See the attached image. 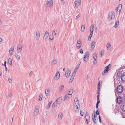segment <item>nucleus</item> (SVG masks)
Returning <instances> with one entry per match:
<instances>
[{
	"label": "nucleus",
	"mask_w": 125,
	"mask_h": 125,
	"mask_svg": "<svg viewBox=\"0 0 125 125\" xmlns=\"http://www.w3.org/2000/svg\"><path fill=\"white\" fill-rule=\"evenodd\" d=\"M107 49L108 50H110L111 49V45L109 43H108L106 45Z\"/></svg>",
	"instance_id": "7c9ffc66"
},
{
	"label": "nucleus",
	"mask_w": 125,
	"mask_h": 125,
	"mask_svg": "<svg viewBox=\"0 0 125 125\" xmlns=\"http://www.w3.org/2000/svg\"><path fill=\"white\" fill-rule=\"evenodd\" d=\"M49 39H53L54 38H56V37H54L52 35H51L49 36Z\"/></svg>",
	"instance_id": "49530a36"
},
{
	"label": "nucleus",
	"mask_w": 125,
	"mask_h": 125,
	"mask_svg": "<svg viewBox=\"0 0 125 125\" xmlns=\"http://www.w3.org/2000/svg\"><path fill=\"white\" fill-rule=\"evenodd\" d=\"M42 94H40L39 96V101H41L42 99Z\"/></svg>",
	"instance_id": "a19ab883"
},
{
	"label": "nucleus",
	"mask_w": 125,
	"mask_h": 125,
	"mask_svg": "<svg viewBox=\"0 0 125 125\" xmlns=\"http://www.w3.org/2000/svg\"><path fill=\"white\" fill-rule=\"evenodd\" d=\"M95 43L94 41L92 42L91 44V50H93L95 46Z\"/></svg>",
	"instance_id": "5701e85b"
},
{
	"label": "nucleus",
	"mask_w": 125,
	"mask_h": 125,
	"mask_svg": "<svg viewBox=\"0 0 125 125\" xmlns=\"http://www.w3.org/2000/svg\"><path fill=\"white\" fill-rule=\"evenodd\" d=\"M108 16V19L109 21L111 22V25L115 28H117L119 25V21L118 20L116 21V18L115 12L113 11L109 12Z\"/></svg>",
	"instance_id": "f257e3e1"
},
{
	"label": "nucleus",
	"mask_w": 125,
	"mask_h": 125,
	"mask_svg": "<svg viewBox=\"0 0 125 125\" xmlns=\"http://www.w3.org/2000/svg\"><path fill=\"white\" fill-rule=\"evenodd\" d=\"M123 99L121 97H118L117 99V101L118 103L120 104L122 102Z\"/></svg>",
	"instance_id": "aec40b11"
},
{
	"label": "nucleus",
	"mask_w": 125,
	"mask_h": 125,
	"mask_svg": "<svg viewBox=\"0 0 125 125\" xmlns=\"http://www.w3.org/2000/svg\"><path fill=\"white\" fill-rule=\"evenodd\" d=\"M85 28V25L84 24H82V27L81 28V30L82 32H83L84 31Z\"/></svg>",
	"instance_id": "2f4dec72"
},
{
	"label": "nucleus",
	"mask_w": 125,
	"mask_h": 125,
	"mask_svg": "<svg viewBox=\"0 0 125 125\" xmlns=\"http://www.w3.org/2000/svg\"><path fill=\"white\" fill-rule=\"evenodd\" d=\"M3 41L2 40H0V43H3Z\"/></svg>",
	"instance_id": "e2e57ef3"
},
{
	"label": "nucleus",
	"mask_w": 125,
	"mask_h": 125,
	"mask_svg": "<svg viewBox=\"0 0 125 125\" xmlns=\"http://www.w3.org/2000/svg\"><path fill=\"white\" fill-rule=\"evenodd\" d=\"M61 2L63 3V5H64L65 3V2L64 0H61Z\"/></svg>",
	"instance_id": "864d4df0"
},
{
	"label": "nucleus",
	"mask_w": 125,
	"mask_h": 125,
	"mask_svg": "<svg viewBox=\"0 0 125 125\" xmlns=\"http://www.w3.org/2000/svg\"><path fill=\"white\" fill-rule=\"evenodd\" d=\"M110 64H109L105 67V70L104 71V73L107 72L109 71L110 68Z\"/></svg>",
	"instance_id": "b1692460"
},
{
	"label": "nucleus",
	"mask_w": 125,
	"mask_h": 125,
	"mask_svg": "<svg viewBox=\"0 0 125 125\" xmlns=\"http://www.w3.org/2000/svg\"><path fill=\"white\" fill-rule=\"evenodd\" d=\"M80 64H77L76 65L73 72L72 73V74H73L74 75H75L76 72H77V70L79 67V66H80Z\"/></svg>",
	"instance_id": "dca6fc26"
},
{
	"label": "nucleus",
	"mask_w": 125,
	"mask_h": 125,
	"mask_svg": "<svg viewBox=\"0 0 125 125\" xmlns=\"http://www.w3.org/2000/svg\"><path fill=\"white\" fill-rule=\"evenodd\" d=\"M55 48V47H53V48H52V49L53 50H54Z\"/></svg>",
	"instance_id": "774afa93"
},
{
	"label": "nucleus",
	"mask_w": 125,
	"mask_h": 125,
	"mask_svg": "<svg viewBox=\"0 0 125 125\" xmlns=\"http://www.w3.org/2000/svg\"><path fill=\"white\" fill-rule=\"evenodd\" d=\"M93 58L94 59H97V54L96 53H94L93 54Z\"/></svg>",
	"instance_id": "473e14b6"
},
{
	"label": "nucleus",
	"mask_w": 125,
	"mask_h": 125,
	"mask_svg": "<svg viewBox=\"0 0 125 125\" xmlns=\"http://www.w3.org/2000/svg\"><path fill=\"white\" fill-rule=\"evenodd\" d=\"M89 55L90 54L89 52H85L84 57H85L87 58H89Z\"/></svg>",
	"instance_id": "c756f323"
},
{
	"label": "nucleus",
	"mask_w": 125,
	"mask_h": 125,
	"mask_svg": "<svg viewBox=\"0 0 125 125\" xmlns=\"http://www.w3.org/2000/svg\"><path fill=\"white\" fill-rule=\"evenodd\" d=\"M101 83V82L100 81H99L98 82V90H99V91H100V83Z\"/></svg>",
	"instance_id": "58836bf2"
},
{
	"label": "nucleus",
	"mask_w": 125,
	"mask_h": 125,
	"mask_svg": "<svg viewBox=\"0 0 125 125\" xmlns=\"http://www.w3.org/2000/svg\"><path fill=\"white\" fill-rule=\"evenodd\" d=\"M64 88V86L63 85H62L60 87L59 89L60 91H62L63 90Z\"/></svg>",
	"instance_id": "4c0bfd02"
},
{
	"label": "nucleus",
	"mask_w": 125,
	"mask_h": 125,
	"mask_svg": "<svg viewBox=\"0 0 125 125\" xmlns=\"http://www.w3.org/2000/svg\"><path fill=\"white\" fill-rule=\"evenodd\" d=\"M75 75H74L72 74V76L71 77V78H70V83H71L72 82L73 79H74V77L75 76Z\"/></svg>",
	"instance_id": "c85d7f7f"
},
{
	"label": "nucleus",
	"mask_w": 125,
	"mask_h": 125,
	"mask_svg": "<svg viewBox=\"0 0 125 125\" xmlns=\"http://www.w3.org/2000/svg\"><path fill=\"white\" fill-rule=\"evenodd\" d=\"M80 105L78 99L76 97L74 99V110L75 112H77L79 110Z\"/></svg>",
	"instance_id": "f03ea898"
},
{
	"label": "nucleus",
	"mask_w": 125,
	"mask_h": 125,
	"mask_svg": "<svg viewBox=\"0 0 125 125\" xmlns=\"http://www.w3.org/2000/svg\"><path fill=\"white\" fill-rule=\"evenodd\" d=\"M58 104L56 103V102L54 103L52 105V107L53 108H54L55 106H57Z\"/></svg>",
	"instance_id": "37998d69"
},
{
	"label": "nucleus",
	"mask_w": 125,
	"mask_h": 125,
	"mask_svg": "<svg viewBox=\"0 0 125 125\" xmlns=\"http://www.w3.org/2000/svg\"><path fill=\"white\" fill-rule=\"evenodd\" d=\"M14 48V47L13 46H12L10 48L9 51V55L11 56L13 54Z\"/></svg>",
	"instance_id": "6e6552de"
},
{
	"label": "nucleus",
	"mask_w": 125,
	"mask_h": 125,
	"mask_svg": "<svg viewBox=\"0 0 125 125\" xmlns=\"http://www.w3.org/2000/svg\"><path fill=\"white\" fill-rule=\"evenodd\" d=\"M104 54V50L101 51L100 53V57H102V56H103Z\"/></svg>",
	"instance_id": "f704fd0d"
},
{
	"label": "nucleus",
	"mask_w": 125,
	"mask_h": 125,
	"mask_svg": "<svg viewBox=\"0 0 125 125\" xmlns=\"http://www.w3.org/2000/svg\"><path fill=\"white\" fill-rule=\"evenodd\" d=\"M99 120L100 122V123H101V117L100 116H99Z\"/></svg>",
	"instance_id": "4d7b16f0"
},
{
	"label": "nucleus",
	"mask_w": 125,
	"mask_h": 125,
	"mask_svg": "<svg viewBox=\"0 0 125 125\" xmlns=\"http://www.w3.org/2000/svg\"><path fill=\"white\" fill-rule=\"evenodd\" d=\"M97 101H97V103L96 104H99V103H100V100H97Z\"/></svg>",
	"instance_id": "680f3d73"
},
{
	"label": "nucleus",
	"mask_w": 125,
	"mask_h": 125,
	"mask_svg": "<svg viewBox=\"0 0 125 125\" xmlns=\"http://www.w3.org/2000/svg\"><path fill=\"white\" fill-rule=\"evenodd\" d=\"M57 33V30L55 29H54L52 33V35L54 37H56Z\"/></svg>",
	"instance_id": "393cba45"
},
{
	"label": "nucleus",
	"mask_w": 125,
	"mask_h": 125,
	"mask_svg": "<svg viewBox=\"0 0 125 125\" xmlns=\"http://www.w3.org/2000/svg\"><path fill=\"white\" fill-rule=\"evenodd\" d=\"M62 99V97H60L55 102L58 105L59 104H60L61 103Z\"/></svg>",
	"instance_id": "f3484780"
},
{
	"label": "nucleus",
	"mask_w": 125,
	"mask_h": 125,
	"mask_svg": "<svg viewBox=\"0 0 125 125\" xmlns=\"http://www.w3.org/2000/svg\"><path fill=\"white\" fill-rule=\"evenodd\" d=\"M80 17V15L79 14L76 17V19H78Z\"/></svg>",
	"instance_id": "13d9d810"
},
{
	"label": "nucleus",
	"mask_w": 125,
	"mask_h": 125,
	"mask_svg": "<svg viewBox=\"0 0 125 125\" xmlns=\"http://www.w3.org/2000/svg\"><path fill=\"white\" fill-rule=\"evenodd\" d=\"M49 35L48 32L46 31L43 37V39H46L48 36Z\"/></svg>",
	"instance_id": "4be33fe9"
},
{
	"label": "nucleus",
	"mask_w": 125,
	"mask_h": 125,
	"mask_svg": "<svg viewBox=\"0 0 125 125\" xmlns=\"http://www.w3.org/2000/svg\"><path fill=\"white\" fill-rule=\"evenodd\" d=\"M63 115L62 112H60L59 113L58 117L57 119L59 121L61 120L63 117Z\"/></svg>",
	"instance_id": "1a4fd4ad"
},
{
	"label": "nucleus",
	"mask_w": 125,
	"mask_h": 125,
	"mask_svg": "<svg viewBox=\"0 0 125 125\" xmlns=\"http://www.w3.org/2000/svg\"><path fill=\"white\" fill-rule=\"evenodd\" d=\"M82 45V42L80 40H78L77 41L76 44L77 47V48H80Z\"/></svg>",
	"instance_id": "9b49d317"
},
{
	"label": "nucleus",
	"mask_w": 125,
	"mask_h": 125,
	"mask_svg": "<svg viewBox=\"0 0 125 125\" xmlns=\"http://www.w3.org/2000/svg\"><path fill=\"white\" fill-rule=\"evenodd\" d=\"M121 78L122 81L125 82V74L122 75L121 76Z\"/></svg>",
	"instance_id": "c9c22d12"
},
{
	"label": "nucleus",
	"mask_w": 125,
	"mask_h": 125,
	"mask_svg": "<svg viewBox=\"0 0 125 125\" xmlns=\"http://www.w3.org/2000/svg\"><path fill=\"white\" fill-rule=\"evenodd\" d=\"M69 94H72L73 92V90L72 89L70 90H69Z\"/></svg>",
	"instance_id": "603ef678"
},
{
	"label": "nucleus",
	"mask_w": 125,
	"mask_h": 125,
	"mask_svg": "<svg viewBox=\"0 0 125 125\" xmlns=\"http://www.w3.org/2000/svg\"><path fill=\"white\" fill-rule=\"evenodd\" d=\"M17 60L19 61L20 59V55H18L17 53H15L14 54Z\"/></svg>",
	"instance_id": "412c9836"
},
{
	"label": "nucleus",
	"mask_w": 125,
	"mask_h": 125,
	"mask_svg": "<svg viewBox=\"0 0 125 125\" xmlns=\"http://www.w3.org/2000/svg\"><path fill=\"white\" fill-rule=\"evenodd\" d=\"M36 39H39L40 37V33L39 31H36Z\"/></svg>",
	"instance_id": "cd10ccee"
},
{
	"label": "nucleus",
	"mask_w": 125,
	"mask_h": 125,
	"mask_svg": "<svg viewBox=\"0 0 125 125\" xmlns=\"http://www.w3.org/2000/svg\"><path fill=\"white\" fill-rule=\"evenodd\" d=\"M84 114V112L83 111L80 110V115L81 116H83Z\"/></svg>",
	"instance_id": "09e8293b"
},
{
	"label": "nucleus",
	"mask_w": 125,
	"mask_h": 125,
	"mask_svg": "<svg viewBox=\"0 0 125 125\" xmlns=\"http://www.w3.org/2000/svg\"><path fill=\"white\" fill-rule=\"evenodd\" d=\"M85 118L86 119L87 124H88L89 122L90 119V117L89 114L88 113H86L85 115Z\"/></svg>",
	"instance_id": "f8f14e48"
},
{
	"label": "nucleus",
	"mask_w": 125,
	"mask_h": 125,
	"mask_svg": "<svg viewBox=\"0 0 125 125\" xmlns=\"http://www.w3.org/2000/svg\"><path fill=\"white\" fill-rule=\"evenodd\" d=\"M8 62L10 64L11 66L12 65V61L11 58H9L8 59Z\"/></svg>",
	"instance_id": "72a5a7b5"
},
{
	"label": "nucleus",
	"mask_w": 125,
	"mask_h": 125,
	"mask_svg": "<svg viewBox=\"0 0 125 125\" xmlns=\"http://www.w3.org/2000/svg\"><path fill=\"white\" fill-rule=\"evenodd\" d=\"M5 68V70L6 71H7V68L6 67V66H4Z\"/></svg>",
	"instance_id": "0e129e2a"
},
{
	"label": "nucleus",
	"mask_w": 125,
	"mask_h": 125,
	"mask_svg": "<svg viewBox=\"0 0 125 125\" xmlns=\"http://www.w3.org/2000/svg\"><path fill=\"white\" fill-rule=\"evenodd\" d=\"M53 1L52 0H47L45 6L46 7H50L52 6Z\"/></svg>",
	"instance_id": "20e7f679"
},
{
	"label": "nucleus",
	"mask_w": 125,
	"mask_h": 125,
	"mask_svg": "<svg viewBox=\"0 0 125 125\" xmlns=\"http://www.w3.org/2000/svg\"><path fill=\"white\" fill-rule=\"evenodd\" d=\"M98 107V104H96V108H97Z\"/></svg>",
	"instance_id": "69168bd1"
},
{
	"label": "nucleus",
	"mask_w": 125,
	"mask_h": 125,
	"mask_svg": "<svg viewBox=\"0 0 125 125\" xmlns=\"http://www.w3.org/2000/svg\"><path fill=\"white\" fill-rule=\"evenodd\" d=\"M2 72H0V76H1L2 75Z\"/></svg>",
	"instance_id": "338daca9"
},
{
	"label": "nucleus",
	"mask_w": 125,
	"mask_h": 125,
	"mask_svg": "<svg viewBox=\"0 0 125 125\" xmlns=\"http://www.w3.org/2000/svg\"><path fill=\"white\" fill-rule=\"evenodd\" d=\"M92 118L93 121L95 123H96L97 122L98 119L97 117L95 115V114H93Z\"/></svg>",
	"instance_id": "4468645a"
},
{
	"label": "nucleus",
	"mask_w": 125,
	"mask_h": 125,
	"mask_svg": "<svg viewBox=\"0 0 125 125\" xmlns=\"http://www.w3.org/2000/svg\"><path fill=\"white\" fill-rule=\"evenodd\" d=\"M122 73L121 72V71H119L117 73V75L118 76H119V75H120L121 74V73Z\"/></svg>",
	"instance_id": "3c124183"
},
{
	"label": "nucleus",
	"mask_w": 125,
	"mask_h": 125,
	"mask_svg": "<svg viewBox=\"0 0 125 125\" xmlns=\"http://www.w3.org/2000/svg\"><path fill=\"white\" fill-rule=\"evenodd\" d=\"M52 103V101H51L49 102L47 105L46 106V108L47 109H48L49 108Z\"/></svg>",
	"instance_id": "e433bc0d"
},
{
	"label": "nucleus",
	"mask_w": 125,
	"mask_h": 125,
	"mask_svg": "<svg viewBox=\"0 0 125 125\" xmlns=\"http://www.w3.org/2000/svg\"><path fill=\"white\" fill-rule=\"evenodd\" d=\"M90 35H89L88 38V39H90L91 37L92 36V34L93 33V31L94 30H92V29H90Z\"/></svg>",
	"instance_id": "a878e982"
},
{
	"label": "nucleus",
	"mask_w": 125,
	"mask_h": 125,
	"mask_svg": "<svg viewBox=\"0 0 125 125\" xmlns=\"http://www.w3.org/2000/svg\"><path fill=\"white\" fill-rule=\"evenodd\" d=\"M100 91H99V90H97V94H98V95H97V100H98L99 99V96H100L99 94H100Z\"/></svg>",
	"instance_id": "79ce46f5"
},
{
	"label": "nucleus",
	"mask_w": 125,
	"mask_h": 125,
	"mask_svg": "<svg viewBox=\"0 0 125 125\" xmlns=\"http://www.w3.org/2000/svg\"><path fill=\"white\" fill-rule=\"evenodd\" d=\"M23 46L22 44H19L17 46V51L18 53L21 52Z\"/></svg>",
	"instance_id": "423d86ee"
},
{
	"label": "nucleus",
	"mask_w": 125,
	"mask_h": 125,
	"mask_svg": "<svg viewBox=\"0 0 125 125\" xmlns=\"http://www.w3.org/2000/svg\"><path fill=\"white\" fill-rule=\"evenodd\" d=\"M39 107L38 106H36L35 107V109L34 111L33 115L35 116H36L38 115L39 113Z\"/></svg>",
	"instance_id": "0eeeda50"
},
{
	"label": "nucleus",
	"mask_w": 125,
	"mask_h": 125,
	"mask_svg": "<svg viewBox=\"0 0 125 125\" xmlns=\"http://www.w3.org/2000/svg\"><path fill=\"white\" fill-rule=\"evenodd\" d=\"M33 73V72L32 71H31L30 72L29 74V75L30 77L32 75V74Z\"/></svg>",
	"instance_id": "5fc2aeb1"
},
{
	"label": "nucleus",
	"mask_w": 125,
	"mask_h": 125,
	"mask_svg": "<svg viewBox=\"0 0 125 125\" xmlns=\"http://www.w3.org/2000/svg\"><path fill=\"white\" fill-rule=\"evenodd\" d=\"M71 71L69 70H68L65 72V76L66 77L68 78L70 75L71 73Z\"/></svg>",
	"instance_id": "a211bd4d"
},
{
	"label": "nucleus",
	"mask_w": 125,
	"mask_h": 125,
	"mask_svg": "<svg viewBox=\"0 0 125 125\" xmlns=\"http://www.w3.org/2000/svg\"><path fill=\"white\" fill-rule=\"evenodd\" d=\"M94 24H93L91 25L90 29H92V30H94Z\"/></svg>",
	"instance_id": "c03bdc74"
},
{
	"label": "nucleus",
	"mask_w": 125,
	"mask_h": 125,
	"mask_svg": "<svg viewBox=\"0 0 125 125\" xmlns=\"http://www.w3.org/2000/svg\"><path fill=\"white\" fill-rule=\"evenodd\" d=\"M2 65H4V66H6V61H5L4 62V64H2Z\"/></svg>",
	"instance_id": "052dcab7"
},
{
	"label": "nucleus",
	"mask_w": 125,
	"mask_h": 125,
	"mask_svg": "<svg viewBox=\"0 0 125 125\" xmlns=\"http://www.w3.org/2000/svg\"><path fill=\"white\" fill-rule=\"evenodd\" d=\"M80 52L81 54L83 53V52L82 49H81L80 51Z\"/></svg>",
	"instance_id": "6e6d98bb"
},
{
	"label": "nucleus",
	"mask_w": 125,
	"mask_h": 125,
	"mask_svg": "<svg viewBox=\"0 0 125 125\" xmlns=\"http://www.w3.org/2000/svg\"><path fill=\"white\" fill-rule=\"evenodd\" d=\"M74 3L76 7H78L81 4V0H76L74 2Z\"/></svg>",
	"instance_id": "2eb2a0df"
},
{
	"label": "nucleus",
	"mask_w": 125,
	"mask_h": 125,
	"mask_svg": "<svg viewBox=\"0 0 125 125\" xmlns=\"http://www.w3.org/2000/svg\"><path fill=\"white\" fill-rule=\"evenodd\" d=\"M12 96V94L11 93H9L8 94V96L9 97H10Z\"/></svg>",
	"instance_id": "8fccbe9b"
},
{
	"label": "nucleus",
	"mask_w": 125,
	"mask_h": 125,
	"mask_svg": "<svg viewBox=\"0 0 125 125\" xmlns=\"http://www.w3.org/2000/svg\"><path fill=\"white\" fill-rule=\"evenodd\" d=\"M50 89L49 88L46 89L45 90V93L46 95L48 96L50 93Z\"/></svg>",
	"instance_id": "bb28decb"
},
{
	"label": "nucleus",
	"mask_w": 125,
	"mask_h": 125,
	"mask_svg": "<svg viewBox=\"0 0 125 125\" xmlns=\"http://www.w3.org/2000/svg\"><path fill=\"white\" fill-rule=\"evenodd\" d=\"M58 62L57 60L56 59H53L52 61L51 64L52 65H55L57 64Z\"/></svg>",
	"instance_id": "ddd939ff"
},
{
	"label": "nucleus",
	"mask_w": 125,
	"mask_h": 125,
	"mask_svg": "<svg viewBox=\"0 0 125 125\" xmlns=\"http://www.w3.org/2000/svg\"><path fill=\"white\" fill-rule=\"evenodd\" d=\"M60 72L59 71H57L56 72L53 78L55 81H57L60 79Z\"/></svg>",
	"instance_id": "7ed1b4c3"
},
{
	"label": "nucleus",
	"mask_w": 125,
	"mask_h": 125,
	"mask_svg": "<svg viewBox=\"0 0 125 125\" xmlns=\"http://www.w3.org/2000/svg\"><path fill=\"white\" fill-rule=\"evenodd\" d=\"M72 97V94H67L64 96L63 100V101L68 100L70 99Z\"/></svg>",
	"instance_id": "39448f33"
},
{
	"label": "nucleus",
	"mask_w": 125,
	"mask_h": 125,
	"mask_svg": "<svg viewBox=\"0 0 125 125\" xmlns=\"http://www.w3.org/2000/svg\"><path fill=\"white\" fill-rule=\"evenodd\" d=\"M96 114L97 115H99V112L98 110L96 111Z\"/></svg>",
	"instance_id": "bf43d9fd"
},
{
	"label": "nucleus",
	"mask_w": 125,
	"mask_h": 125,
	"mask_svg": "<svg viewBox=\"0 0 125 125\" xmlns=\"http://www.w3.org/2000/svg\"><path fill=\"white\" fill-rule=\"evenodd\" d=\"M97 59H94L93 62V63L94 64H95L97 63Z\"/></svg>",
	"instance_id": "de8ad7c7"
},
{
	"label": "nucleus",
	"mask_w": 125,
	"mask_h": 125,
	"mask_svg": "<svg viewBox=\"0 0 125 125\" xmlns=\"http://www.w3.org/2000/svg\"><path fill=\"white\" fill-rule=\"evenodd\" d=\"M88 58L85 57H84L83 58V62L85 63L87 62L88 60Z\"/></svg>",
	"instance_id": "ea45409f"
},
{
	"label": "nucleus",
	"mask_w": 125,
	"mask_h": 125,
	"mask_svg": "<svg viewBox=\"0 0 125 125\" xmlns=\"http://www.w3.org/2000/svg\"><path fill=\"white\" fill-rule=\"evenodd\" d=\"M122 5L121 4H120L118 7L116 8L115 9L116 10V11L117 13V10H118V9H119V13H120L121 9L122 8Z\"/></svg>",
	"instance_id": "6ab92c4d"
},
{
	"label": "nucleus",
	"mask_w": 125,
	"mask_h": 125,
	"mask_svg": "<svg viewBox=\"0 0 125 125\" xmlns=\"http://www.w3.org/2000/svg\"><path fill=\"white\" fill-rule=\"evenodd\" d=\"M117 89V91L119 93L122 92L123 90V87L121 85L118 86Z\"/></svg>",
	"instance_id": "9d476101"
},
{
	"label": "nucleus",
	"mask_w": 125,
	"mask_h": 125,
	"mask_svg": "<svg viewBox=\"0 0 125 125\" xmlns=\"http://www.w3.org/2000/svg\"><path fill=\"white\" fill-rule=\"evenodd\" d=\"M8 80L10 83H12V79L11 78H9L8 79Z\"/></svg>",
	"instance_id": "a18cd8bd"
}]
</instances>
